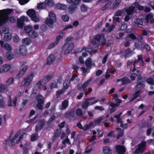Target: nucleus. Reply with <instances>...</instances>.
Segmentation results:
<instances>
[{
	"instance_id": "nucleus-1",
	"label": "nucleus",
	"mask_w": 154,
	"mask_h": 154,
	"mask_svg": "<svg viewBox=\"0 0 154 154\" xmlns=\"http://www.w3.org/2000/svg\"><path fill=\"white\" fill-rule=\"evenodd\" d=\"M12 11L11 9L0 10V26L6 23L8 18V15Z\"/></svg>"
},
{
	"instance_id": "nucleus-2",
	"label": "nucleus",
	"mask_w": 154,
	"mask_h": 154,
	"mask_svg": "<svg viewBox=\"0 0 154 154\" xmlns=\"http://www.w3.org/2000/svg\"><path fill=\"white\" fill-rule=\"evenodd\" d=\"M48 17L49 18L45 21V23L49 26L52 27L53 23L56 21V15L54 12L51 11L49 12Z\"/></svg>"
},
{
	"instance_id": "nucleus-3",
	"label": "nucleus",
	"mask_w": 154,
	"mask_h": 154,
	"mask_svg": "<svg viewBox=\"0 0 154 154\" xmlns=\"http://www.w3.org/2000/svg\"><path fill=\"white\" fill-rule=\"evenodd\" d=\"M33 76L34 74L32 73H31L28 75L27 77L24 79L22 81L20 87H22L24 85H25V86H29L32 80Z\"/></svg>"
},
{
	"instance_id": "nucleus-4",
	"label": "nucleus",
	"mask_w": 154,
	"mask_h": 154,
	"mask_svg": "<svg viewBox=\"0 0 154 154\" xmlns=\"http://www.w3.org/2000/svg\"><path fill=\"white\" fill-rule=\"evenodd\" d=\"M146 143L145 141L142 142L138 146V147L134 152V154H141L145 150Z\"/></svg>"
},
{
	"instance_id": "nucleus-5",
	"label": "nucleus",
	"mask_w": 154,
	"mask_h": 154,
	"mask_svg": "<svg viewBox=\"0 0 154 154\" xmlns=\"http://www.w3.org/2000/svg\"><path fill=\"white\" fill-rule=\"evenodd\" d=\"M136 38V37L134 34H129L126 38V41L124 44V46L126 47H129L130 45V42Z\"/></svg>"
},
{
	"instance_id": "nucleus-6",
	"label": "nucleus",
	"mask_w": 154,
	"mask_h": 154,
	"mask_svg": "<svg viewBox=\"0 0 154 154\" xmlns=\"http://www.w3.org/2000/svg\"><path fill=\"white\" fill-rule=\"evenodd\" d=\"M96 98V97H93L85 99L83 102L82 107L83 109H87L88 106L90 105V101L95 100Z\"/></svg>"
},
{
	"instance_id": "nucleus-7",
	"label": "nucleus",
	"mask_w": 154,
	"mask_h": 154,
	"mask_svg": "<svg viewBox=\"0 0 154 154\" xmlns=\"http://www.w3.org/2000/svg\"><path fill=\"white\" fill-rule=\"evenodd\" d=\"M137 57L138 59L135 60L134 63V66H136L139 68L140 66H143L144 62L142 59V57L141 55H139Z\"/></svg>"
},
{
	"instance_id": "nucleus-8",
	"label": "nucleus",
	"mask_w": 154,
	"mask_h": 154,
	"mask_svg": "<svg viewBox=\"0 0 154 154\" xmlns=\"http://www.w3.org/2000/svg\"><path fill=\"white\" fill-rule=\"evenodd\" d=\"M28 19L27 17L24 16L20 17V19H18L17 21V27L22 28L23 26L24 22L25 21H28Z\"/></svg>"
},
{
	"instance_id": "nucleus-9",
	"label": "nucleus",
	"mask_w": 154,
	"mask_h": 154,
	"mask_svg": "<svg viewBox=\"0 0 154 154\" xmlns=\"http://www.w3.org/2000/svg\"><path fill=\"white\" fill-rule=\"evenodd\" d=\"M95 39L101 43L102 45H104L106 44V40L104 38V35L103 34H100L96 36Z\"/></svg>"
},
{
	"instance_id": "nucleus-10",
	"label": "nucleus",
	"mask_w": 154,
	"mask_h": 154,
	"mask_svg": "<svg viewBox=\"0 0 154 154\" xmlns=\"http://www.w3.org/2000/svg\"><path fill=\"white\" fill-rule=\"evenodd\" d=\"M92 78H91L85 82L81 86L79 87L78 89L80 91H84L86 88L89 85L92 80Z\"/></svg>"
},
{
	"instance_id": "nucleus-11",
	"label": "nucleus",
	"mask_w": 154,
	"mask_h": 154,
	"mask_svg": "<svg viewBox=\"0 0 154 154\" xmlns=\"http://www.w3.org/2000/svg\"><path fill=\"white\" fill-rule=\"evenodd\" d=\"M135 8V6H131L128 8H125L122 9V11H126L128 15H130L134 13Z\"/></svg>"
},
{
	"instance_id": "nucleus-12",
	"label": "nucleus",
	"mask_w": 154,
	"mask_h": 154,
	"mask_svg": "<svg viewBox=\"0 0 154 154\" xmlns=\"http://www.w3.org/2000/svg\"><path fill=\"white\" fill-rule=\"evenodd\" d=\"M0 44L1 47L5 48L7 51H10L12 50V48L11 46L8 43L4 44L2 41H0Z\"/></svg>"
},
{
	"instance_id": "nucleus-13",
	"label": "nucleus",
	"mask_w": 154,
	"mask_h": 154,
	"mask_svg": "<svg viewBox=\"0 0 154 154\" xmlns=\"http://www.w3.org/2000/svg\"><path fill=\"white\" fill-rule=\"evenodd\" d=\"M115 26L114 25H110L108 23H106V28L103 30V31H106L109 32L112 31L115 28Z\"/></svg>"
},
{
	"instance_id": "nucleus-14",
	"label": "nucleus",
	"mask_w": 154,
	"mask_h": 154,
	"mask_svg": "<svg viewBox=\"0 0 154 154\" xmlns=\"http://www.w3.org/2000/svg\"><path fill=\"white\" fill-rule=\"evenodd\" d=\"M29 67L27 65L25 66L21 69L19 72L17 77L18 78L21 77L25 74V72L28 69Z\"/></svg>"
},
{
	"instance_id": "nucleus-15",
	"label": "nucleus",
	"mask_w": 154,
	"mask_h": 154,
	"mask_svg": "<svg viewBox=\"0 0 154 154\" xmlns=\"http://www.w3.org/2000/svg\"><path fill=\"white\" fill-rule=\"evenodd\" d=\"M120 81L122 82V84L123 85L131 82V81L129 79L125 76L121 79H118L116 81V82H118Z\"/></svg>"
},
{
	"instance_id": "nucleus-16",
	"label": "nucleus",
	"mask_w": 154,
	"mask_h": 154,
	"mask_svg": "<svg viewBox=\"0 0 154 154\" xmlns=\"http://www.w3.org/2000/svg\"><path fill=\"white\" fill-rule=\"evenodd\" d=\"M116 148V151L119 154H123L125 152V148L123 146H117Z\"/></svg>"
},
{
	"instance_id": "nucleus-17",
	"label": "nucleus",
	"mask_w": 154,
	"mask_h": 154,
	"mask_svg": "<svg viewBox=\"0 0 154 154\" xmlns=\"http://www.w3.org/2000/svg\"><path fill=\"white\" fill-rule=\"evenodd\" d=\"M144 81L138 82L135 87L136 90H139L141 91V90L143 89L145 87L144 85Z\"/></svg>"
},
{
	"instance_id": "nucleus-18",
	"label": "nucleus",
	"mask_w": 154,
	"mask_h": 154,
	"mask_svg": "<svg viewBox=\"0 0 154 154\" xmlns=\"http://www.w3.org/2000/svg\"><path fill=\"white\" fill-rule=\"evenodd\" d=\"M55 57L54 55L51 54L48 57L46 64L48 65L51 64L54 61Z\"/></svg>"
},
{
	"instance_id": "nucleus-19",
	"label": "nucleus",
	"mask_w": 154,
	"mask_h": 154,
	"mask_svg": "<svg viewBox=\"0 0 154 154\" xmlns=\"http://www.w3.org/2000/svg\"><path fill=\"white\" fill-rule=\"evenodd\" d=\"M103 119V117H100L95 119L93 122H91L93 123L92 125L93 126V127L99 125V124L100 123L101 121H102Z\"/></svg>"
},
{
	"instance_id": "nucleus-20",
	"label": "nucleus",
	"mask_w": 154,
	"mask_h": 154,
	"mask_svg": "<svg viewBox=\"0 0 154 154\" xmlns=\"http://www.w3.org/2000/svg\"><path fill=\"white\" fill-rule=\"evenodd\" d=\"M134 50H131L130 48L126 49L125 51V58H127L133 54Z\"/></svg>"
},
{
	"instance_id": "nucleus-21",
	"label": "nucleus",
	"mask_w": 154,
	"mask_h": 154,
	"mask_svg": "<svg viewBox=\"0 0 154 154\" xmlns=\"http://www.w3.org/2000/svg\"><path fill=\"white\" fill-rule=\"evenodd\" d=\"M3 72H6L9 71L11 68V66L8 64L3 65L2 66Z\"/></svg>"
},
{
	"instance_id": "nucleus-22",
	"label": "nucleus",
	"mask_w": 154,
	"mask_h": 154,
	"mask_svg": "<svg viewBox=\"0 0 154 154\" xmlns=\"http://www.w3.org/2000/svg\"><path fill=\"white\" fill-rule=\"evenodd\" d=\"M36 99L37 100L38 103L44 104L45 99L41 95L38 94L36 97Z\"/></svg>"
},
{
	"instance_id": "nucleus-23",
	"label": "nucleus",
	"mask_w": 154,
	"mask_h": 154,
	"mask_svg": "<svg viewBox=\"0 0 154 154\" xmlns=\"http://www.w3.org/2000/svg\"><path fill=\"white\" fill-rule=\"evenodd\" d=\"M153 14H149L147 15L145 18V20L147 23H148L149 20L151 23H153L154 22V19L152 18Z\"/></svg>"
},
{
	"instance_id": "nucleus-24",
	"label": "nucleus",
	"mask_w": 154,
	"mask_h": 154,
	"mask_svg": "<svg viewBox=\"0 0 154 154\" xmlns=\"http://www.w3.org/2000/svg\"><path fill=\"white\" fill-rule=\"evenodd\" d=\"M103 152L105 154H111L112 152V149L108 146H104L103 148Z\"/></svg>"
},
{
	"instance_id": "nucleus-25",
	"label": "nucleus",
	"mask_w": 154,
	"mask_h": 154,
	"mask_svg": "<svg viewBox=\"0 0 154 154\" xmlns=\"http://www.w3.org/2000/svg\"><path fill=\"white\" fill-rule=\"evenodd\" d=\"M107 104L112 107L110 109V112L111 113L113 112L116 111V109L115 108L117 106L116 105L114 104V103L111 102H109L107 103Z\"/></svg>"
},
{
	"instance_id": "nucleus-26",
	"label": "nucleus",
	"mask_w": 154,
	"mask_h": 154,
	"mask_svg": "<svg viewBox=\"0 0 154 154\" xmlns=\"http://www.w3.org/2000/svg\"><path fill=\"white\" fill-rule=\"evenodd\" d=\"M56 8L58 9L64 10L66 9L67 7L64 4L58 3L56 5Z\"/></svg>"
},
{
	"instance_id": "nucleus-27",
	"label": "nucleus",
	"mask_w": 154,
	"mask_h": 154,
	"mask_svg": "<svg viewBox=\"0 0 154 154\" xmlns=\"http://www.w3.org/2000/svg\"><path fill=\"white\" fill-rule=\"evenodd\" d=\"M69 104V101L68 100H65L62 103V106L60 108L61 110L66 109Z\"/></svg>"
},
{
	"instance_id": "nucleus-28",
	"label": "nucleus",
	"mask_w": 154,
	"mask_h": 154,
	"mask_svg": "<svg viewBox=\"0 0 154 154\" xmlns=\"http://www.w3.org/2000/svg\"><path fill=\"white\" fill-rule=\"evenodd\" d=\"M116 130L118 131V135L116 137L117 139H119L120 137H122L124 134V130L120 128H116Z\"/></svg>"
},
{
	"instance_id": "nucleus-29",
	"label": "nucleus",
	"mask_w": 154,
	"mask_h": 154,
	"mask_svg": "<svg viewBox=\"0 0 154 154\" xmlns=\"http://www.w3.org/2000/svg\"><path fill=\"white\" fill-rule=\"evenodd\" d=\"M20 49L21 55H26V54L27 50L25 46H20Z\"/></svg>"
},
{
	"instance_id": "nucleus-30",
	"label": "nucleus",
	"mask_w": 154,
	"mask_h": 154,
	"mask_svg": "<svg viewBox=\"0 0 154 154\" xmlns=\"http://www.w3.org/2000/svg\"><path fill=\"white\" fill-rule=\"evenodd\" d=\"M74 46L73 43L70 44L67 47V48L65 50V53L67 54H68L70 51H71L74 48Z\"/></svg>"
},
{
	"instance_id": "nucleus-31",
	"label": "nucleus",
	"mask_w": 154,
	"mask_h": 154,
	"mask_svg": "<svg viewBox=\"0 0 154 154\" xmlns=\"http://www.w3.org/2000/svg\"><path fill=\"white\" fill-rule=\"evenodd\" d=\"M143 19L137 18L134 20V23L138 26L142 25L143 24Z\"/></svg>"
},
{
	"instance_id": "nucleus-32",
	"label": "nucleus",
	"mask_w": 154,
	"mask_h": 154,
	"mask_svg": "<svg viewBox=\"0 0 154 154\" xmlns=\"http://www.w3.org/2000/svg\"><path fill=\"white\" fill-rule=\"evenodd\" d=\"M28 35L30 37L33 38H35L38 36L37 33L33 30L31 31Z\"/></svg>"
},
{
	"instance_id": "nucleus-33",
	"label": "nucleus",
	"mask_w": 154,
	"mask_h": 154,
	"mask_svg": "<svg viewBox=\"0 0 154 154\" xmlns=\"http://www.w3.org/2000/svg\"><path fill=\"white\" fill-rule=\"evenodd\" d=\"M77 8V6L75 5H71L69 6L68 8V11L69 13L72 14L75 11Z\"/></svg>"
},
{
	"instance_id": "nucleus-34",
	"label": "nucleus",
	"mask_w": 154,
	"mask_h": 154,
	"mask_svg": "<svg viewBox=\"0 0 154 154\" xmlns=\"http://www.w3.org/2000/svg\"><path fill=\"white\" fill-rule=\"evenodd\" d=\"M5 34L4 39L5 41L8 42L11 40L12 36L10 33L8 32Z\"/></svg>"
},
{
	"instance_id": "nucleus-35",
	"label": "nucleus",
	"mask_w": 154,
	"mask_h": 154,
	"mask_svg": "<svg viewBox=\"0 0 154 154\" xmlns=\"http://www.w3.org/2000/svg\"><path fill=\"white\" fill-rule=\"evenodd\" d=\"M122 114V113L120 112L119 114L114 116V117L116 119V122L118 123H120L122 121V118L120 117Z\"/></svg>"
},
{
	"instance_id": "nucleus-36",
	"label": "nucleus",
	"mask_w": 154,
	"mask_h": 154,
	"mask_svg": "<svg viewBox=\"0 0 154 154\" xmlns=\"http://www.w3.org/2000/svg\"><path fill=\"white\" fill-rule=\"evenodd\" d=\"M74 38L71 36L67 37L66 39V43L63 45V48L64 49L65 46H66L69 42H72Z\"/></svg>"
},
{
	"instance_id": "nucleus-37",
	"label": "nucleus",
	"mask_w": 154,
	"mask_h": 154,
	"mask_svg": "<svg viewBox=\"0 0 154 154\" xmlns=\"http://www.w3.org/2000/svg\"><path fill=\"white\" fill-rule=\"evenodd\" d=\"M91 58L89 57L85 62V64L86 66L90 69L92 66V63H91Z\"/></svg>"
},
{
	"instance_id": "nucleus-38",
	"label": "nucleus",
	"mask_w": 154,
	"mask_h": 154,
	"mask_svg": "<svg viewBox=\"0 0 154 154\" xmlns=\"http://www.w3.org/2000/svg\"><path fill=\"white\" fill-rule=\"evenodd\" d=\"M61 130L60 129H57L55 132L54 135L52 138V140L54 141L57 137H58L60 133Z\"/></svg>"
},
{
	"instance_id": "nucleus-39",
	"label": "nucleus",
	"mask_w": 154,
	"mask_h": 154,
	"mask_svg": "<svg viewBox=\"0 0 154 154\" xmlns=\"http://www.w3.org/2000/svg\"><path fill=\"white\" fill-rule=\"evenodd\" d=\"M27 14L31 18L36 14L35 11L32 9L29 10L27 11Z\"/></svg>"
},
{
	"instance_id": "nucleus-40",
	"label": "nucleus",
	"mask_w": 154,
	"mask_h": 154,
	"mask_svg": "<svg viewBox=\"0 0 154 154\" xmlns=\"http://www.w3.org/2000/svg\"><path fill=\"white\" fill-rule=\"evenodd\" d=\"M5 90L6 91H8L7 85L0 84V91L3 92Z\"/></svg>"
},
{
	"instance_id": "nucleus-41",
	"label": "nucleus",
	"mask_w": 154,
	"mask_h": 154,
	"mask_svg": "<svg viewBox=\"0 0 154 154\" xmlns=\"http://www.w3.org/2000/svg\"><path fill=\"white\" fill-rule=\"evenodd\" d=\"M20 133L21 132L20 131L17 132L15 134L14 137L11 140V142L12 145L15 144L14 141L18 137L19 135L20 134Z\"/></svg>"
},
{
	"instance_id": "nucleus-42",
	"label": "nucleus",
	"mask_w": 154,
	"mask_h": 154,
	"mask_svg": "<svg viewBox=\"0 0 154 154\" xmlns=\"http://www.w3.org/2000/svg\"><path fill=\"white\" fill-rule=\"evenodd\" d=\"M122 0H115L112 4V8H114L118 7Z\"/></svg>"
},
{
	"instance_id": "nucleus-43",
	"label": "nucleus",
	"mask_w": 154,
	"mask_h": 154,
	"mask_svg": "<svg viewBox=\"0 0 154 154\" xmlns=\"http://www.w3.org/2000/svg\"><path fill=\"white\" fill-rule=\"evenodd\" d=\"M140 92L141 91L139 90H138L137 91H136L133 97L131 99L130 101L132 102L140 94Z\"/></svg>"
},
{
	"instance_id": "nucleus-44",
	"label": "nucleus",
	"mask_w": 154,
	"mask_h": 154,
	"mask_svg": "<svg viewBox=\"0 0 154 154\" xmlns=\"http://www.w3.org/2000/svg\"><path fill=\"white\" fill-rule=\"evenodd\" d=\"M58 83L55 80L53 81L51 83L50 87L51 89H52L54 88H57L58 87Z\"/></svg>"
},
{
	"instance_id": "nucleus-45",
	"label": "nucleus",
	"mask_w": 154,
	"mask_h": 154,
	"mask_svg": "<svg viewBox=\"0 0 154 154\" xmlns=\"http://www.w3.org/2000/svg\"><path fill=\"white\" fill-rule=\"evenodd\" d=\"M30 39L29 38H26L22 40V42L24 44L28 45L31 43Z\"/></svg>"
},
{
	"instance_id": "nucleus-46",
	"label": "nucleus",
	"mask_w": 154,
	"mask_h": 154,
	"mask_svg": "<svg viewBox=\"0 0 154 154\" xmlns=\"http://www.w3.org/2000/svg\"><path fill=\"white\" fill-rule=\"evenodd\" d=\"M69 3H73L75 5H78L80 3L81 0H66Z\"/></svg>"
},
{
	"instance_id": "nucleus-47",
	"label": "nucleus",
	"mask_w": 154,
	"mask_h": 154,
	"mask_svg": "<svg viewBox=\"0 0 154 154\" xmlns=\"http://www.w3.org/2000/svg\"><path fill=\"white\" fill-rule=\"evenodd\" d=\"M64 92L65 91H64V90H63L62 89L57 91L56 93L57 98H58L59 96L61 94H63Z\"/></svg>"
},
{
	"instance_id": "nucleus-48",
	"label": "nucleus",
	"mask_w": 154,
	"mask_h": 154,
	"mask_svg": "<svg viewBox=\"0 0 154 154\" xmlns=\"http://www.w3.org/2000/svg\"><path fill=\"white\" fill-rule=\"evenodd\" d=\"M146 82L149 84L154 85V79L151 77L148 78L146 79Z\"/></svg>"
},
{
	"instance_id": "nucleus-49",
	"label": "nucleus",
	"mask_w": 154,
	"mask_h": 154,
	"mask_svg": "<svg viewBox=\"0 0 154 154\" xmlns=\"http://www.w3.org/2000/svg\"><path fill=\"white\" fill-rule=\"evenodd\" d=\"M24 30L26 32L29 34L30 32L32 30V27L29 26H26L24 27Z\"/></svg>"
},
{
	"instance_id": "nucleus-50",
	"label": "nucleus",
	"mask_w": 154,
	"mask_h": 154,
	"mask_svg": "<svg viewBox=\"0 0 154 154\" xmlns=\"http://www.w3.org/2000/svg\"><path fill=\"white\" fill-rule=\"evenodd\" d=\"M92 122H90L89 123V125H85L84 127H83V130L84 131H86L88 129H89L90 127H93V126L92 125Z\"/></svg>"
},
{
	"instance_id": "nucleus-51",
	"label": "nucleus",
	"mask_w": 154,
	"mask_h": 154,
	"mask_svg": "<svg viewBox=\"0 0 154 154\" xmlns=\"http://www.w3.org/2000/svg\"><path fill=\"white\" fill-rule=\"evenodd\" d=\"M64 33L63 32V31H62L57 37L56 42H57L58 43L59 42V40L63 38L64 35Z\"/></svg>"
},
{
	"instance_id": "nucleus-52",
	"label": "nucleus",
	"mask_w": 154,
	"mask_h": 154,
	"mask_svg": "<svg viewBox=\"0 0 154 154\" xmlns=\"http://www.w3.org/2000/svg\"><path fill=\"white\" fill-rule=\"evenodd\" d=\"M62 143L65 147L66 146V144L67 143L69 145L71 144L69 139L67 137L65 139L63 140L62 141Z\"/></svg>"
},
{
	"instance_id": "nucleus-53",
	"label": "nucleus",
	"mask_w": 154,
	"mask_h": 154,
	"mask_svg": "<svg viewBox=\"0 0 154 154\" xmlns=\"http://www.w3.org/2000/svg\"><path fill=\"white\" fill-rule=\"evenodd\" d=\"M76 114L77 116H82L83 115V112L82 110L80 108H78L76 109L75 111Z\"/></svg>"
},
{
	"instance_id": "nucleus-54",
	"label": "nucleus",
	"mask_w": 154,
	"mask_h": 154,
	"mask_svg": "<svg viewBox=\"0 0 154 154\" xmlns=\"http://www.w3.org/2000/svg\"><path fill=\"white\" fill-rule=\"evenodd\" d=\"M45 2L48 6L52 7L53 5L54 2L52 0H45Z\"/></svg>"
},
{
	"instance_id": "nucleus-55",
	"label": "nucleus",
	"mask_w": 154,
	"mask_h": 154,
	"mask_svg": "<svg viewBox=\"0 0 154 154\" xmlns=\"http://www.w3.org/2000/svg\"><path fill=\"white\" fill-rule=\"evenodd\" d=\"M6 56L7 59L8 60H11L14 58L13 54H12L9 52L7 53Z\"/></svg>"
},
{
	"instance_id": "nucleus-56",
	"label": "nucleus",
	"mask_w": 154,
	"mask_h": 154,
	"mask_svg": "<svg viewBox=\"0 0 154 154\" xmlns=\"http://www.w3.org/2000/svg\"><path fill=\"white\" fill-rule=\"evenodd\" d=\"M2 32L4 34L9 32V28L8 26H6L2 27Z\"/></svg>"
},
{
	"instance_id": "nucleus-57",
	"label": "nucleus",
	"mask_w": 154,
	"mask_h": 154,
	"mask_svg": "<svg viewBox=\"0 0 154 154\" xmlns=\"http://www.w3.org/2000/svg\"><path fill=\"white\" fill-rule=\"evenodd\" d=\"M111 4L112 2H109L107 4L102 7L101 10V11H103L105 10L106 9L110 7Z\"/></svg>"
},
{
	"instance_id": "nucleus-58",
	"label": "nucleus",
	"mask_w": 154,
	"mask_h": 154,
	"mask_svg": "<svg viewBox=\"0 0 154 154\" xmlns=\"http://www.w3.org/2000/svg\"><path fill=\"white\" fill-rule=\"evenodd\" d=\"M133 5H135V8H137L140 10H143L144 9V7L140 5L137 2L134 3Z\"/></svg>"
},
{
	"instance_id": "nucleus-59",
	"label": "nucleus",
	"mask_w": 154,
	"mask_h": 154,
	"mask_svg": "<svg viewBox=\"0 0 154 154\" xmlns=\"http://www.w3.org/2000/svg\"><path fill=\"white\" fill-rule=\"evenodd\" d=\"M14 79L13 78H10L5 82V83L7 85H10L13 84L14 82Z\"/></svg>"
},
{
	"instance_id": "nucleus-60",
	"label": "nucleus",
	"mask_w": 154,
	"mask_h": 154,
	"mask_svg": "<svg viewBox=\"0 0 154 154\" xmlns=\"http://www.w3.org/2000/svg\"><path fill=\"white\" fill-rule=\"evenodd\" d=\"M46 7L45 3H40L38 4L37 8L38 9L45 8Z\"/></svg>"
},
{
	"instance_id": "nucleus-61",
	"label": "nucleus",
	"mask_w": 154,
	"mask_h": 154,
	"mask_svg": "<svg viewBox=\"0 0 154 154\" xmlns=\"http://www.w3.org/2000/svg\"><path fill=\"white\" fill-rule=\"evenodd\" d=\"M52 78V76L51 75H47L45 76L42 79H43V80H44L45 81V80H47V81L46 82V83H47L49 81L51 80Z\"/></svg>"
},
{
	"instance_id": "nucleus-62",
	"label": "nucleus",
	"mask_w": 154,
	"mask_h": 154,
	"mask_svg": "<svg viewBox=\"0 0 154 154\" xmlns=\"http://www.w3.org/2000/svg\"><path fill=\"white\" fill-rule=\"evenodd\" d=\"M124 12L125 11H122V10L118 11L115 13L114 15L115 16H120L122 15V13Z\"/></svg>"
},
{
	"instance_id": "nucleus-63",
	"label": "nucleus",
	"mask_w": 154,
	"mask_h": 154,
	"mask_svg": "<svg viewBox=\"0 0 154 154\" xmlns=\"http://www.w3.org/2000/svg\"><path fill=\"white\" fill-rule=\"evenodd\" d=\"M31 18L32 20L35 22H38L40 20L39 18L36 16V14Z\"/></svg>"
},
{
	"instance_id": "nucleus-64",
	"label": "nucleus",
	"mask_w": 154,
	"mask_h": 154,
	"mask_svg": "<svg viewBox=\"0 0 154 154\" xmlns=\"http://www.w3.org/2000/svg\"><path fill=\"white\" fill-rule=\"evenodd\" d=\"M62 19L63 21L65 22H67L69 20V17L66 15H63L62 16Z\"/></svg>"
}]
</instances>
